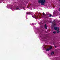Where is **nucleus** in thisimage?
<instances>
[{
    "instance_id": "1",
    "label": "nucleus",
    "mask_w": 60,
    "mask_h": 60,
    "mask_svg": "<svg viewBox=\"0 0 60 60\" xmlns=\"http://www.w3.org/2000/svg\"><path fill=\"white\" fill-rule=\"evenodd\" d=\"M38 3L39 4H41L42 5H44L45 4V3H46V0H39Z\"/></svg>"
},
{
    "instance_id": "2",
    "label": "nucleus",
    "mask_w": 60,
    "mask_h": 60,
    "mask_svg": "<svg viewBox=\"0 0 60 60\" xmlns=\"http://www.w3.org/2000/svg\"><path fill=\"white\" fill-rule=\"evenodd\" d=\"M56 22L55 20H54L52 22V25L53 26H56Z\"/></svg>"
},
{
    "instance_id": "3",
    "label": "nucleus",
    "mask_w": 60,
    "mask_h": 60,
    "mask_svg": "<svg viewBox=\"0 0 60 60\" xmlns=\"http://www.w3.org/2000/svg\"><path fill=\"white\" fill-rule=\"evenodd\" d=\"M54 28L55 30H58V29H59V27H57L56 26L54 27Z\"/></svg>"
},
{
    "instance_id": "4",
    "label": "nucleus",
    "mask_w": 60,
    "mask_h": 60,
    "mask_svg": "<svg viewBox=\"0 0 60 60\" xmlns=\"http://www.w3.org/2000/svg\"><path fill=\"white\" fill-rule=\"evenodd\" d=\"M50 49H51V48L50 47L49 48H49L48 49H47L46 50V51H49V50H50Z\"/></svg>"
},
{
    "instance_id": "5",
    "label": "nucleus",
    "mask_w": 60,
    "mask_h": 60,
    "mask_svg": "<svg viewBox=\"0 0 60 60\" xmlns=\"http://www.w3.org/2000/svg\"><path fill=\"white\" fill-rule=\"evenodd\" d=\"M45 29H47V25L46 24H45Z\"/></svg>"
},
{
    "instance_id": "6",
    "label": "nucleus",
    "mask_w": 60,
    "mask_h": 60,
    "mask_svg": "<svg viewBox=\"0 0 60 60\" xmlns=\"http://www.w3.org/2000/svg\"><path fill=\"white\" fill-rule=\"evenodd\" d=\"M26 13L27 14H31V12H28Z\"/></svg>"
},
{
    "instance_id": "7",
    "label": "nucleus",
    "mask_w": 60,
    "mask_h": 60,
    "mask_svg": "<svg viewBox=\"0 0 60 60\" xmlns=\"http://www.w3.org/2000/svg\"><path fill=\"white\" fill-rule=\"evenodd\" d=\"M54 54V52H52L51 53V55H52L53 54Z\"/></svg>"
},
{
    "instance_id": "8",
    "label": "nucleus",
    "mask_w": 60,
    "mask_h": 60,
    "mask_svg": "<svg viewBox=\"0 0 60 60\" xmlns=\"http://www.w3.org/2000/svg\"><path fill=\"white\" fill-rule=\"evenodd\" d=\"M57 33H59V32H60V31H59V29H58V30H57Z\"/></svg>"
},
{
    "instance_id": "9",
    "label": "nucleus",
    "mask_w": 60,
    "mask_h": 60,
    "mask_svg": "<svg viewBox=\"0 0 60 60\" xmlns=\"http://www.w3.org/2000/svg\"><path fill=\"white\" fill-rule=\"evenodd\" d=\"M19 8H17L16 10H19Z\"/></svg>"
},
{
    "instance_id": "10",
    "label": "nucleus",
    "mask_w": 60,
    "mask_h": 60,
    "mask_svg": "<svg viewBox=\"0 0 60 60\" xmlns=\"http://www.w3.org/2000/svg\"><path fill=\"white\" fill-rule=\"evenodd\" d=\"M44 15L45 16V14L44 13H43V16H44Z\"/></svg>"
},
{
    "instance_id": "11",
    "label": "nucleus",
    "mask_w": 60,
    "mask_h": 60,
    "mask_svg": "<svg viewBox=\"0 0 60 60\" xmlns=\"http://www.w3.org/2000/svg\"><path fill=\"white\" fill-rule=\"evenodd\" d=\"M53 34H56V32L55 31H54L53 32Z\"/></svg>"
},
{
    "instance_id": "12",
    "label": "nucleus",
    "mask_w": 60,
    "mask_h": 60,
    "mask_svg": "<svg viewBox=\"0 0 60 60\" xmlns=\"http://www.w3.org/2000/svg\"><path fill=\"white\" fill-rule=\"evenodd\" d=\"M52 15L51 14L49 15V17H51Z\"/></svg>"
},
{
    "instance_id": "13",
    "label": "nucleus",
    "mask_w": 60,
    "mask_h": 60,
    "mask_svg": "<svg viewBox=\"0 0 60 60\" xmlns=\"http://www.w3.org/2000/svg\"><path fill=\"white\" fill-rule=\"evenodd\" d=\"M47 13H46V15H48V14H49V13H48V14H47Z\"/></svg>"
},
{
    "instance_id": "14",
    "label": "nucleus",
    "mask_w": 60,
    "mask_h": 60,
    "mask_svg": "<svg viewBox=\"0 0 60 60\" xmlns=\"http://www.w3.org/2000/svg\"><path fill=\"white\" fill-rule=\"evenodd\" d=\"M3 0H0V1H3Z\"/></svg>"
},
{
    "instance_id": "15",
    "label": "nucleus",
    "mask_w": 60,
    "mask_h": 60,
    "mask_svg": "<svg viewBox=\"0 0 60 60\" xmlns=\"http://www.w3.org/2000/svg\"><path fill=\"white\" fill-rule=\"evenodd\" d=\"M59 11H60V8H59Z\"/></svg>"
},
{
    "instance_id": "16",
    "label": "nucleus",
    "mask_w": 60,
    "mask_h": 60,
    "mask_svg": "<svg viewBox=\"0 0 60 60\" xmlns=\"http://www.w3.org/2000/svg\"><path fill=\"white\" fill-rule=\"evenodd\" d=\"M32 25H34V24L33 23H32Z\"/></svg>"
},
{
    "instance_id": "17",
    "label": "nucleus",
    "mask_w": 60,
    "mask_h": 60,
    "mask_svg": "<svg viewBox=\"0 0 60 60\" xmlns=\"http://www.w3.org/2000/svg\"><path fill=\"white\" fill-rule=\"evenodd\" d=\"M23 9H24V10H25V8H23Z\"/></svg>"
},
{
    "instance_id": "18",
    "label": "nucleus",
    "mask_w": 60,
    "mask_h": 60,
    "mask_svg": "<svg viewBox=\"0 0 60 60\" xmlns=\"http://www.w3.org/2000/svg\"><path fill=\"white\" fill-rule=\"evenodd\" d=\"M55 48H56V46H55Z\"/></svg>"
},
{
    "instance_id": "19",
    "label": "nucleus",
    "mask_w": 60,
    "mask_h": 60,
    "mask_svg": "<svg viewBox=\"0 0 60 60\" xmlns=\"http://www.w3.org/2000/svg\"><path fill=\"white\" fill-rule=\"evenodd\" d=\"M40 14H41V13H40Z\"/></svg>"
},
{
    "instance_id": "20",
    "label": "nucleus",
    "mask_w": 60,
    "mask_h": 60,
    "mask_svg": "<svg viewBox=\"0 0 60 60\" xmlns=\"http://www.w3.org/2000/svg\"><path fill=\"white\" fill-rule=\"evenodd\" d=\"M10 9H12V8H10Z\"/></svg>"
},
{
    "instance_id": "21",
    "label": "nucleus",
    "mask_w": 60,
    "mask_h": 60,
    "mask_svg": "<svg viewBox=\"0 0 60 60\" xmlns=\"http://www.w3.org/2000/svg\"><path fill=\"white\" fill-rule=\"evenodd\" d=\"M59 1H60V0H59Z\"/></svg>"
},
{
    "instance_id": "22",
    "label": "nucleus",
    "mask_w": 60,
    "mask_h": 60,
    "mask_svg": "<svg viewBox=\"0 0 60 60\" xmlns=\"http://www.w3.org/2000/svg\"><path fill=\"white\" fill-rule=\"evenodd\" d=\"M34 18H35V17H34Z\"/></svg>"
}]
</instances>
